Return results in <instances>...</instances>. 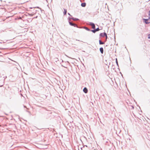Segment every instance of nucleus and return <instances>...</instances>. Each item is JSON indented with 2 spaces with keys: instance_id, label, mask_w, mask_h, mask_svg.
Returning a JSON list of instances; mask_svg holds the SVG:
<instances>
[{
  "instance_id": "1",
  "label": "nucleus",
  "mask_w": 150,
  "mask_h": 150,
  "mask_svg": "<svg viewBox=\"0 0 150 150\" xmlns=\"http://www.w3.org/2000/svg\"><path fill=\"white\" fill-rule=\"evenodd\" d=\"M143 20L145 22L146 24H148L150 23V21H149L148 19H143Z\"/></svg>"
},
{
  "instance_id": "2",
  "label": "nucleus",
  "mask_w": 150,
  "mask_h": 150,
  "mask_svg": "<svg viewBox=\"0 0 150 150\" xmlns=\"http://www.w3.org/2000/svg\"><path fill=\"white\" fill-rule=\"evenodd\" d=\"M90 25L92 26V28H95V26L94 24L93 23H90Z\"/></svg>"
},
{
  "instance_id": "3",
  "label": "nucleus",
  "mask_w": 150,
  "mask_h": 150,
  "mask_svg": "<svg viewBox=\"0 0 150 150\" xmlns=\"http://www.w3.org/2000/svg\"><path fill=\"white\" fill-rule=\"evenodd\" d=\"M83 91L85 93H87L88 92L87 89L86 88H85L83 89Z\"/></svg>"
},
{
  "instance_id": "4",
  "label": "nucleus",
  "mask_w": 150,
  "mask_h": 150,
  "mask_svg": "<svg viewBox=\"0 0 150 150\" xmlns=\"http://www.w3.org/2000/svg\"><path fill=\"white\" fill-rule=\"evenodd\" d=\"M100 50L101 54H103V48L102 47H101L100 48Z\"/></svg>"
},
{
  "instance_id": "5",
  "label": "nucleus",
  "mask_w": 150,
  "mask_h": 150,
  "mask_svg": "<svg viewBox=\"0 0 150 150\" xmlns=\"http://www.w3.org/2000/svg\"><path fill=\"white\" fill-rule=\"evenodd\" d=\"M86 6V3H82L81 4V6L83 7H85Z\"/></svg>"
},
{
  "instance_id": "6",
  "label": "nucleus",
  "mask_w": 150,
  "mask_h": 150,
  "mask_svg": "<svg viewBox=\"0 0 150 150\" xmlns=\"http://www.w3.org/2000/svg\"><path fill=\"white\" fill-rule=\"evenodd\" d=\"M69 24L71 25H72V26H74V27H76V26H77V25L76 24H74L72 23L71 22H69Z\"/></svg>"
},
{
  "instance_id": "7",
  "label": "nucleus",
  "mask_w": 150,
  "mask_h": 150,
  "mask_svg": "<svg viewBox=\"0 0 150 150\" xmlns=\"http://www.w3.org/2000/svg\"><path fill=\"white\" fill-rule=\"evenodd\" d=\"M64 15H66V14L67 12V11L66 9H64Z\"/></svg>"
},
{
  "instance_id": "8",
  "label": "nucleus",
  "mask_w": 150,
  "mask_h": 150,
  "mask_svg": "<svg viewBox=\"0 0 150 150\" xmlns=\"http://www.w3.org/2000/svg\"><path fill=\"white\" fill-rule=\"evenodd\" d=\"M104 36H105L106 37V40L107 39V38H108L107 34L105 33H104Z\"/></svg>"
},
{
  "instance_id": "9",
  "label": "nucleus",
  "mask_w": 150,
  "mask_h": 150,
  "mask_svg": "<svg viewBox=\"0 0 150 150\" xmlns=\"http://www.w3.org/2000/svg\"><path fill=\"white\" fill-rule=\"evenodd\" d=\"M99 44L100 45L103 44H104V43L102 42L101 41L99 40Z\"/></svg>"
},
{
  "instance_id": "10",
  "label": "nucleus",
  "mask_w": 150,
  "mask_h": 150,
  "mask_svg": "<svg viewBox=\"0 0 150 150\" xmlns=\"http://www.w3.org/2000/svg\"><path fill=\"white\" fill-rule=\"evenodd\" d=\"M92 31L94 33H95V32H96L95 29L94 30H92Z\"/></svg>"
},
{
  "instance_id": "11",
  "label": "nucleus",
  "mask_w": 150,
  "mask_h": 150,
  "mask_svg": "<svg viewBox=\"0 0 150 150\" xmlns=\"http://www.w3.org/2000/svg\"><path fill=\"white\" fill-rule=\"evenodd\" d=\"M95 30H96V31H98L99 30V28H98L96 29H95Z\"/></svg>"
},
{
  "instance_id": "12",
  "label": "nucleus",
  "mask_w": 150,
  "mask_h": 150,
  "mask_svg": "<svg viewBox=\"0 0 150 150\" xmlns=\"http://www.w3.org/2000/svg\"><path fill=\"white\" fill-rule=\"evenodd\" d=\"M100 35L103 37L104 36V35L103 34V35L102 33H101Z\"/></svg>"
},
{
  "instance_id": "13",
  "label": "nucleus",
  "mask_w": 150,
  "mask_h": 150,
  "mask_svg": "<svg viewBox=\"0 0 150 150\" xmlns=\"http://www.w3.org/2000/svg\"><path fill=\"white\" fill-rule=\"evenodd\" d=\"M149 15L150 16V17L149 18H150V11H149Z\"/></svg>"
},
{
  "instance_id": "14",
  "label": "nucleus",
  "mask_w": 150,
  "mask_h": 150,
  "mask_svg": "<svg viewBox=\"0 0 150 150\" xmlns=\"http://www.w3.org/2000/svg\"><path fill=\"white\" fill-rule=\"evenodd\" d=\"M148 36V38H149L150 39V35H149Z\"/></svg>"
},
{
  "instance_id": "15",
  "label": "nucleus",
  "mask_w": 150,
  "mask_h": 150,
  "mask_svg": "<svg viewBox=\"0 0 150 150\" xmlns=\"http://www.w3.org/2000/svg\"><path fill=\"white\" fill-rule=\"evenodd\" d=\"M86 29H87V30H89L87 28H86Z\"/></svg>"
}]
</instances>
